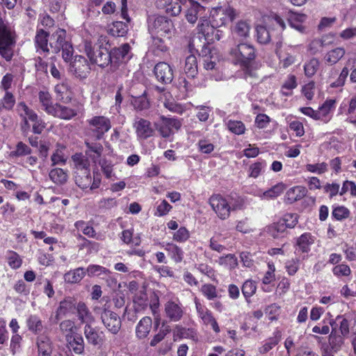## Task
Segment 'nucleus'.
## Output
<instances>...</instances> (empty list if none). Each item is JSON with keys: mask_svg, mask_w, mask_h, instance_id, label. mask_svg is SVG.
Masks as SVG:
<instances>
[{"mask_svg": "<svg viewBox=\"0 0 356 356\" xmlns=\"http://www.w3.org/2000/svg\"><path fill=\"white\" fill-rule=\"evenodd\" d=\"M136 110L143 111L149 107V101L147 97V92L145 90L141 95L135 97L132 102Z\"/></svg>", "mask_w": 356, "mask_h": 356, "instance_id": "nucleus-61", "label": "nucleus"}, {"mask_svg": "<svg viewBox=\"0 0 356 356\" xmlns=\"http://www.w3.org/2000/svg\"><path fill=\"white\" fill-rule=\"evenodd\" d=\"M154 126L163 138H168L173 133V129L178 131L181 128V122L177 118L161 115L160 121L156 122Z\"/></svg>", "mask_w": 356, "mask_h": 356, "instance_id": "nucleus-9", "label": "nucleus"}, {"mask_svg": "<svg viewBox=\"0 0 356 356\" xmlns=\"http://www.w3.org/2000/svg\"><path fill=\"white\" fill-rule=\"evenodd\" d=\"M76 304L74 300L70 297L65 298L60 302L59 306L56 311L55 319L58 322L64 316L72 313L75 309Z\"/></svg>", "mask_w": 356, "mask_h": 356, "instance_id": "nucleus-20", "label": "nucleus"}, {"mask_svg": "<svg viewBox=\"0 0 356 356\" xmlns=\"http://www.w3.org/2000/svg\"><path fill=\"white\" fill-rule=\"evenodd\" d=\"M220 266H222L230 270L234 269L238 266L237 257L234 254H227L220 257L218 261Z\"/></svg>", "mask_w": 356, "mask_h": 356, "instance_id": "nucleus-56", "label": "nucleus"}, {"mask_svg": "<svg viewBox=\"0 0 356 356\" xmlns=\"http://www.w3.org/2000/svg\"><path fill=\"white\" fill-rule=\"evenodd\" d=\"M228 130L236 134L241 135L245 131V126L242 121L229 120L227 123Z\"/></svg>", "mask_w": 356, "mask_h": 356, "instance_id": "nucleus-63", "label": "nucleus"}, {"mask_svg": "<svg viewBox=\"0 0 356 356\" xmlns=\"http://www.w3.org/2000/svg\"><path fill=\"white\" fill-rule=\"evenodd\" d=\"M89 134L96 140L102 139L111 128L110 119L104 115H95L86 120Z\"/></svg>", "mask_w": 356, "mask_h": 356, "instance_id": "nucleus-8", "label": "nucleus"}, {"mask_svg": "<svg viewBox=\"0 0 356 356\" xmlns=\"http://www.w3.org/2000/svg\"><path fill=\"white\" fill-rule=\"evenodd\" d=\"M336 99H327L324 103L318 108V113L321 116L320 120L323 121L325 123L328 122L331 116L330 115L332 110L335 108Z\"/></svg>", "mask_w": 356, "mask_h": 356, "instance_id": "nucleus-34", "label": "nucleus"}, {"mask_svg": "<svg viewBox=\"0 0 356 356\" xmlns=\"http://www.w3.org/2000/svg\"><path fill=\"white\" fill-rule=\"evenodd\" d=\"M133 302L137 312L145 309L148 306V296L145 289L138 291L135 294Z\"/></svg>", "mask_w": 356, "mask_h": 356, "instance_id": "nucleus-40", "label": "nucleus"}, {"mask_svg": "<svg viewBox=\"0 0 356 356\" xmlns=\"http://www.w3.org/2000/svg\"><path fill=\"white\" fill-rule=\"evenodd\" d=\"M298 86L297 79L294 74H289L286 80L283 83L280 93L285 97H290L293 95V89Z\"/></svg>", "mask_w": 356, "mask_h": 356, "instance_id": "nucleus-41", "label": "nucleus"}, {"mask_svg": "<svg viewBox=\"0 0 356 356\" xmlns=\"http://www.w3.org/2000/svg\"><path fill=\"white\" fill-rule=\"evenodd\" d=\"M136 135L142 139H147L152 137L154 134V130L152 127L151 122L144 118H138L134 124Z\"/></svg>", "mask_w": 356, "mask_h": 356, "instance_id": "nucleus-19", "label": "nucleus"}, {"mask_svg": "<svg viewBox=\"0 0 356 356\" xmlns=\"http://www.w3.org/2000/svg\"><path fill=\"white\" fill-rule=\"evenodd\" d=\"M286 231V225H284L281 221L273 222L265 228L266 234L273 237V238H277L281 236Z\"/></svg>", "mask_w": 356, "mask_h": 356, "instance_id": "nucleus-46", "label": "nucleus"}, {"mask_svg": "<svg viewBox=\"0 0 356 356\" xmlns=\"http://www.w3.org/2000/svg\"><path fill=\"white\" fill-rule=\"evenodd\" d=\"M315 242V236L310 232H305L296 238V246L302 253H308Z\"/></svg>", "mask_w": 356, "mask_h": 356, "instance_id": "nucleus-26", "label": "nucleus"}, {"mask_svg": "<svg viewBox=\"0 0 356 356\" xmlns=\"http://www.w3.org/2000/svg\"><path fill=\"white\" fill-rule=\"evenodd\" d=\"M195 305L197 316L201 319L202 323L205 325H210L216 333H219L220 329L212 312L197 298L195 299Z\"/></svg>", "mask_w": 356, "mask_h": 356, "instance_id": "nucleus-10", "label": "nucleus"}, {"mask_svg": "<svg viewBox=\"0 0 356 356\" xmlns=\"http://www.w3.org/2000/svg\"><path fill=\"white\" fill-rule=\"evenodd\" d=\"M286 189V185L283 182L277 183L263 193L266 199H275L280 196Z\"/></svg>", "mask_w": 356, "mask_h": 356, "instance_id": "nucleus-55", "label": "nucleus"}, {"mask_svg": "<svg viewBox=\"0 0 356 356\" xmlns=\"http://www.w3.org/2000/svg\"><path fill=\"white\" fill-rule=\"evenodd\" d=\"M54 92L57 99L63 103H67L72 99L69 95L70 91L67 83L62 82L56 84L54 87Z\"/></svg>", "mask_w": 356, "mask_h": 356, "instance_id": "nucleus-38", "label": "nucleus"}, {"mask_svg": "<svg viewBox=\"0 0 356 356\" xmlns=\"http://www.w3.org/2000/svg\"><path fill=\"white\" fill-rule=\"evenodd\" d=\"M162 248L168 252L170 259L176 264L181 263L184 257V252L181 248L173 243L162 245Z\"/></svg>", "mask_w": 356, "mask_h": 356, "instance_id": "nucleus-29", "label": "nucleus"}, {"mask_svg": "<svg viewBox=\"0 0 356 356\" xmlns=\"http://www.w3.org/2000/svg\"><path fill=\"white\" fill-rule=\"evenodd\" d=\"M72 160L74 164L76 171L90 169L89 161L82 153L74 154L72 156Z\"/></svg>", "mask_w": 356, "mask_h": 356, "instance_id": "nucleus-58", "label": "nucleus"}, {"mask_svg": "<svg viewBox=\"0 0 356 356\" xmlns=\"http://www.w3.org/2000/svg\"><path fill=\"white\" fill-rule=\"evenodd\" d=\"M86 270L82 267L70 270L64 275V280L66 282L75 284L79 282L86 275Z\"/></svg>", "mask_w": 356, "mask_h": 356, "instance_id": "nucleus-43", "label": "nucleus"}, {"mask_svg": "<svg viewBox=\"0 0 356 356\" xmlns=\"http://www.w3.org/2000/svg\"><path fill=\"white\" fill-rule=\"evenodd\" d=\"M216 28L218 27L214 26L211 21L207 18L200 20L197 26V33L202 35L207 43H209V41L213 40L211 37Z\"/></svg>", "mask_w": 356, "mask_h": 356, "instance_id": "nucleus-25", "label": "nucleus"}, {"mask_svg": "<svg viewBox=\"0 0 356 356\" xmlns=\"http://www.w3.org/2000/svg\"><path fill=\"white\" fill-rule=\"evenodd\" d=\"M32 152L31 148L22 141L16 144L14 150L9 152V157L12 159L29 156Z\"/></svg>", "mask_w": 356, "mask_h": 356, "instance_id": "nucleus-47", "label": "nucleus"}, {"mask_svg": "<svg viewBox=\"0 0 356 356\" xmlns=\"http://www.w3.org/2000/svg\"><path fill=\"white\" fill-rule=\"evenodd\" d=\"M164 311L166 317L172 322L179 321L184 314V307L178 299L166 302Z\"/></svg>", "mask_w": 356, "mask_h": 356, "instance_id": "nucleus-14", "label": "nucleus"}, {"mask_svg": "<svg viewBox=\"0 0 356 356\" xmlns=\"http://www.w3.org/2000/svg\"><path fill=\"white\" fill-rule=\"evenodd\" d=\"M257 289V282L252 279H248L243 283L241 286V291L247 302H250V298L256 293Z\"/></svg>", "mask_w": 356, "mask_h": 356, "instance_id": "nucleus-42", "label": "nucleus"}, {"mask_svg": "<svg viewBox=\"0 0 356 356\" xmlns=\"http://www.w3.org/2000/svg\"><path fill=\"white\" fill-rule=\"evenodd\" d=\"M128 31V26L122 22H114L108 29V33L114 37H123Z\"/></svg>", "mask_w": 356, "mask_h": 356, "instance_id": "nucleus-48", "label": "nucleus"}, {"mask_svg": "<svg viewBox=\"0 0 356 356\" xmlns=\"http://www.w3.org/2000/svg\"><path fill=\"white\" fill-rule=\"evenodd\" d=\"M16 112L20 119L21 129L24 132H26L31 129L30 121L38 113L31 108H30L25 102H19L17 104Z\"/></svg>", "mask_w": 356, "mask_h": 356, "instance_id": "nucleus-11", "label": "nucleus"}, {"mask_svg": "<svg viewBox=\"0 0 356 356\" xmlns=\"http://www.w3.org/2000/svg\"><path fill=\"white\" fill-rule=\"evenodd\" d=\"M30 121L31 131L35 134H41L47 127V123L38 114Z\"/></svg>", "mask_w": 356, "mask_h": 356, "instance_id": "nucleus-60", "label": "nucleus"}, {"mask_svg": "<svg viewBox=\"0 0 356 356\" xmlns=\"http://www.w3.org/2000/svg\"><path fill=\"white\" fill-rule=\"evenodd\" d=\"M282 339V332L278 328H276L273 336L266 339L261 346L259 348V352L261 354H266L273 348H274L280 342Z\"/></svg>", "mask_w": 356, "mask_h": 356, "instance_id": "nucleus-28", "label": "nucleus"}, {"mask_svg": "<svg viewBox=\"0 0 356 356\" xmlns=\"http://www.w3.org/2000/svg\"><path fill=\"white\" fill-rule=\"evenodd\" d=\"M70 71L78 78L86 79L90 72V67L88 60L83 56H75L70 63Z\"/></svg>", "mask_w": 356, "mask_h": 356, "instance_id": "nucleus-13", "label": "nucleus"}, {"mask_svg": "<svg viewBox=\"0 0 356 356\" xmlns=\"http://www.w3.org/2000/svg\"><path fill=\"white\" fill-rule=\"evenodd\" d=\"M195 268L202 275L207 276L212 282L218 283L216 270L205 263L195 264Z\"/></svg>", "mask_w": 356, "mask_h": 356, "instance_id": "nucleus-45", "label": "nucleus"}, {"mask_svg": "<svg viewBox=\"0 0 356 356\" xmlns=\"http://www.w3.org/2000/svg\"><path fill=\"white\" fill-rule=\"evenodd\" d=\"M50 179L57 185H63L67 181L68 175L62 168H53L49 172Z\"/></svg>", "mask_w": 356, "mask_h": 356, "instance_id": "nucleus-44", "label": "nucleus"}, {"mask_svg": "<svg viewBox=\"0 0 356 356\" xmlns=\"http://www.w3.org/2000/svg\"><path fill=\"white\" fill-rule=\"evenodd\" d=\"M111 46L109 39L105 35L99 36L94 47L90 41H86L84 44L85 51L90 62L102 69L110 67Z\"/></svg>", "mask_w": 356, "mask_h": 356, "instance_id": "nucleus-2", "label": "nucleus"}, {"mask_svg": "<svg viewBox=\"0 0 356 356\" xmlns=\"http://www.w3.org/2000/svg\"><path fill=\"white\" fill-rule=\"evenodd\" d=\"M268 269L265 272L262 279L261 284H263L262 291L266 293L270 292L272 288L270 284H273L275 281V266L273 261L267 263Z\"/></svg>", "mask_w": 356, "mask_h": 356, "instance_id": "nucleus-23", "label": "nucleus"}, {"mask_svg": "<svg viewBox=\"0 0 356 356\" xmlns=\"http://www.w3.org/2000/svg\"><path fill=\"white\" fill-rule=\"evenodd\" d=\"M266 165V161L261 159H259L257 161L252 163L248 168V177L257 179L262 172H264Z\"/></svg>", "mask_w": 356, "mask_h": 356, "instance_id": "nucleus-39", "label": "nucleus"}, {"mask_svg": "<svg viewBox=\"0 0 356 356\" xmlns=\"http://www.w3.org/2000/svg\"><path fill=\"white\" fill-rule=\"evenodd\" d=\"M231 31L234 38L245 39L250 35V24L247 20L241 19L234 24Z\"/></svg>", "mask_w": 356, "mask_h": 356, "instance_id": "nucleus-24", "label": "nucleus"}, {"mask_svg": "<svg viewBox=\"0 0 356 356\" xmlns=\"http://www.w3.org/2000/svg\"><path fill=\"white\" fill-rule=\"evenodd\" d=\"M264 311L268 320L270 321H275L278 320V317L280 314L281 307L277 303H272L268 305Z\"/></svg>", "mask_w": 356, "mask_h": 356, "instance_id": "nucleus-64", "label": "nucleus"}, {"mask_svg": "<svg viewBox=\"0 0 356 356\" xmlns=\"http://www.w3.org/2000/svg\"><path fill=\"white\" fill-rule=\"evenodd\" d=\"M209 203L213 211L220 220H226L230 216L232 211L241 210L244 207V200L238 197L231 202L220 194L212 195Z\"/></svg>", "mask_w": 356, "mask_h": 356, "instance_id": "nucleus-3", "label": "nucleus"}, {"mask_svg": "<svg viewBox=\"0 0 356 356\" xmlns=\"http://www.w3.org/2000/svg\"><path fill=\"white\" fill-rule=\"evenodd\" d=\"M74 181L80 188L83 190L89 188L91 184L90 169L75 171Z\"/></svg>", "mask_w": 356, "mask_h": 356, "instance_id": "nucleus-31", "label": "nucleus"}, {"mask_svg": "<svg viewBox=\"0 0 356 356\" xmlns=\"http://www.w3.org/2000/svg\"><path fill=\"white\" fill-rule=\"evenodd\" d=\"M320 65L319 60L316 58H312L307 61L304 65L305 74L307 77H312L318 70Z\"/></svg>", "mask_w": 356, "mask_h": 356, "instance_id": "nucleus-59", "label": "nucleus"}, {"mask_svg": "<svg viewBox=\"0 0 356 356\" xmlns=\"http://www.w3.org/2000/svg\"><path fill=\"white\" fill-rule=\"evenodd\" d=\"M38 99L42 109L47 115L65 120H72L83 109V104L79 102L73 103L72 107L54 103L51 95L48 91L40 90L38 92Z\"/></svg>", "mask_w": 356, "mask_h": 356, "instance_id": "nucleus-1", "label": "nucleus"}, {"mask_svg": "<svg viewBox=\"0 0 356 356\" xmlns=\"http://www.w3.org/2000/svg\"><path fill=\"white\" fill-rule=\"evenodd\" d=\"M200 291L208 300H213L220 297L216 286L210 283L203 284Z\"/></svg>", "mask_w": 356, "mask_h": 356, "instance_id": "nucleus-52", "label": "nucleus"}, {"mask_svg": "<svg viewBox=\"0 0 356 356\" xmlns=\"http://www.w3.org/2000/svg\"><path fill=\"white\" fill-rule=\"evenodd\" d=\"M155 8L170 17L179 16L182 10V4L177 0H154Z\"/></svg>", "mask_w": 356, "mask_h": 356, "instance_id": "nucleus-12", "label": "nucleus"}, {"mask_svg": "<svg viewBox=\"0 0 356 356\" xmlns=\"http://www.w3.org/2000/svg\"><path fill=\"white\" fill-rule=\"evenodd\" d=\"M37 346L38 351V356H57L56 355H51L52 353V343L49 338L47 337L42 336L38 338Z\"/></svg>", "mask_w": 356, "mask_h": 356, "instance_id": "nucleus-36", "label": "nucleus"}, {"mask_svg": "<svg viewBox=\"0 0 356 356\" xmlns=\"http://www.w3.org/2000/svg\"><path fill=\"white\" fill-rule=\"evenodd\" d=\"M147 28L151 35L170 38L174 24L167 16L154 15L147 18Z\"/></svg>", "mask_w": 356, "mask_h": 356, "instance_id": "nucleus-6", "label": "nucleus"}, {"mask_svg": "<svg viewBox=\"0 0 356 356\" xmlns=\"http://www.w3.org/2000/svg\"><path fill=\"white\" fill-rule=\"evenodd\" d=\"M307 190L305 186H296L289 188L284 195V202L293 204L306 196Z\"/></svg>", "mask_w": 356, "mask_h": 356, "instance_id": "nucleus-21", "label": "nucleus"}, {"mask_svg": "<svg viewBox=\"0 0 356 356\" xmlns=\"http://www.w3.org/2000/svg\"><path fill=\"white\" fill-rule=\"evenodd\" d=\"M152 326V320L149 316L143 317L136 326V336L140 339H145L149 335Z\"/></svg>", "mask_w": 356, "mask_h": 356, "instance_id": "nucleus-27", "label": "nucleus"}, {"mask_svg": "<svg viewBox=\"0 0 356 356\" xmlns=\"http://www.w3.org/2000/svg\"><path fill=\"white\" fill-rule=\"evenodd\" d=\"M16 103L14 95L11 92H5L4 95L0 99V112L5 110L10 111L13 109Z\"/></svg>", "mask_w": 356, "mask_h": 356, "instance_id": "nucleus-49", "label": "nucleus"}, {"mask_svg": "<svg viewBox=\"0 0 356 356\" xmlns=\"http://www.w3.org/2000/svg\"><path fill=\"white\" fill-rule=\"evenodd\" d=\"M229 54L234 58L236 64L244 69L249 70L257 57V50L250 43L241 42L230 49Z\"/></svg>", "mask_w": 356, "mask_h": 356, "instance_id": "nucleus-5", "label": "nucleus"}, {"mask_svg": "<svg viewBox=\"0 0 356 356\" xmlns=\"http://www.w3.org/2000/svg\"><path fill=\"white\" fill-rule=\"evenodd\" d=\"M184 72L187 77L191 80L198 74L197 58L193 55H189L186 57L184 65Z\"/></svg>", "mask_w": 356, "mask_h": 356, "instance_id": "nucleus-35", "label": "nucleus"}, {"mask_svg": "<svg viewBox=\"0 0 356 356\" xmlns=\"http://www.w3.org/2000/svg\"><path fill=\"white\" fill-rule=\"evenodd\" d=\"M74 227L77 229H81L83 234L89 238H97V233L92 225H89L84 220H80L74 222Z\"/></svg>", "mask_w": 356, "mask_h": 356, "instance_id": "nucleus-57", "label": "nucleus"}, {"mask_svg": "<svg viewBox=\"0 0 356 356\" xmlns=\"http://www.w3.org/2000/svg\"><path fill=\"white\" fill-rule=\"evenodd\" d=\"M49 33L42 29H37L34 38V45L36 52L44 57H47L49 54L48 47Z\"/></svg>", "mask_w": 356, "mask_h": 356, "instance_id": "nucleus-17", "label": "nucleus"}, {"mask_svg": "<svg viewBox=\"0 0 356 356\" xmlns=\"http://www.w3.org/2000/svg\"><path fill=\"white\" fill-rule=\"evenodd\" d=\"M346 51L343 47H337L329 51L325 56L327 63L330 65L336 64L345 55Z\"/></svg>", "mask_w": 356, "mask_h": 356, "instance_id": "nucleus-54", "label": "nucleus"}, {"mask_svg": "<svg viewBox=\"0 0 356 356\" xmlns=\"http://www.w3.org/2000/svg\"><path fill=\"white\" fill-rule=\"evenodd\" d=\"M84 335L87 341L94 346L100 344L104 341V332L92 327L90 324L85 325Z\"/></svg>", "mask_w": 356, "mask_h": 356, "instance_id": "nucleus-22", "label": "nucleus"}, {"mask_svg": "<svg viewBox=\"0 0 356 356\" xmlns=\"http://www.w3.org/2000/svg\"><path fill=\"white\" fill-rule=\"evenodd\" d=\"M238 16L235 8L230 6L213 7L210 10L209 19L218 28L233 22Z\"/></svg>", "mask_w": 356, "mask_h": 356, "instance_id": "nucleus-7", "label": "nucleus"}, {"mask_svg": "<svg viewBox=\"0 0 356 356\" xmlns=\"http://www.w3.org/2000/svg\"><path fill=\"white\" fill-rule=\"evenodd\" d=\"M26 325L29 330L35 334L41 332L43 329L42 322L37 315L29 316L26 320Z\"/></svg>", "mask_w": 356, "mask_h": 356, "instance_id": "nucleus-53", "label": "nucleus"}, {"mask_svg": "<svg viewBox=\"0 0 356 356\" xmlns=\"http://www.w3.org/2000/svg\"><path fill=\"white\" fill-rule=\"evenodd\" d=\"M8 266L14 270L19 268L23 263L22 259L19 254L13 250H8L7 255Z\"/></svg>", "mask_w": 356, "mask_h": 356, "instance_id": "nucleus-62", "label": "nucleus"}, {"mask_svg": "<svg viewBox=\"0 0 356 356\" xmlns=\"http://www.w3.org/2000/svg\"><path fill=\"white\" fill-rule=\"evenodd\" d=\"M85 145L86 146V154L88 156L93 162L96 163L99 160L104 147L102 145L99 143H90L87 140L85 141Z\"/></svg>", "mask_w": 356, "mask_h": 356, "instance_id": "nucleus-33", "label": "nucleus"}, {"mask_svg": "<svg viewBox=\"0 0 356 356\" xmlns=\"http://www.w3.org/2000/svg\"><path fill=\"white\" fill-rule=\"evenodd\" d=\"M131 47L128 43H124L118 47H111V60L107 73L111 74L114 80L122 76L123 68L131 58L129 55Z\"/></svg>", "mask_w": 356, "mask_h": 356, "instance_id": "nucleus-4", "label": "nucleus"}, {"mask_svg": "<svg viewBox=\"0 0 356 356\" xmlns=\"http://www.w3.org/2000/svg\"><path fill=\"white\" fill-rule=\"evenodd\" d=\"M306 19L304 14L291 13L288 19L289 25L295 29L302 32L305 30L303 22Z\"/></svg>", "mask_w": 356, "mask_h": 356, "instance_id": "nucleus-50", "label": "nucleus"}, {"mask_svg": "<svg viewBox=\"0 0 356 356\" xmlns=\"http://www.w3.org/2000/svg\"><path fill=\"white\" fill-rule=\"evenodd\" d=\"M75 309L78 319L81 323L88 325L94 321V317L86 303L79 302L76 307L75 306Z\"/></svg>", "mask_w": 356, "mask_h": 356, "instance_id": "nucleus-30", "label": "nucleus"}, {"mask_svg": "<svg viewBox=\"0 0 356 356\" xmlns=\"http://www.w3.org/2000/svg\"><path fill=\"white\" fill-rule=\"evenodd\" d=\"M86 273L89 277H99L102 279H108L112 275V272L100 265L90 264L86 268Z\"/></svg>", "mask_w": 356, "mask_h": 356, "instance_id": "nucleus-32", "label": "nucleus"}, {"mask_svg": "<svg viewBox=\"0 0 356 356\" xmlns=\"http://www.w3.org/2000/svg\"><path fill=\"white\" fill-rule=\"evenodd\" d=\"M188 2L189 5L185 14V17L188 22L194 24L199 18L200 20L205 18L202 16L206 12V8L204 6L195 0H189Z\"/></svg>", "mask_w": 356, "mask_h": 356, "instance_id": "nucleus-16", "label": "nucleus"}, {"mask_svg": "<svg viewBox=\"0 0 356 356\" xmlns=\"http://www.w3.org/2000/svg\"><path fill=\"white\" fill-rule=\"evenodd\" d=\"M156 79L162 83H170L173 79V71L170 65L165 62H159L154 69Z\"/></svg>", "mask_w": 356, "mask_h": 356, "instance_id": "nucleus-18", "label": "nucleus"}, {"mask_svg": "<svg viewBox=\"0 0 356 356\" xmlns=\"http://www.w3.org/2000/svg\"><path fill=\"white\" fill-rule=\"evenodd\" d=\"M101 320L108 332L117 334L121 329L122 321L118 314L114 312H107L101 314Z\"/></svg>", "mask_w": 356, "mask_h": 356, "instance_id": "nucleus-15", "label": "nucleus"}, {"mask_svg": "<svg viewBox=\"0 0 356 356\" xmlns=\"http://www.w3.org/2000/svg\"><path fill=\"white\" fill-rule=\"evenodd\" d=\"M69 348L72 349L76 354H81L84 351L83 338L80 334L72 335L66 339Z\"/></svg>", "mask_w": 356, "mask_h": 356, "instance_id": "nucleus-37", "label": "nucleus"}, {"mask_svg": "<svg viewBox=\"0 0 356 356\" xmlns=\"http://www.w3.org/2000/svg\"><path fill=\"white\" fill-rule=\"evenodd\" d=\"M120 238L123 243L127 245L131 244L135 246H138L141 243V239L139 236L134 237L133 229L123 230L121 233Z\"/></svg>", "mask_w": 356, "mask_h": 356, "instance_id": "nucleus-51", "label": "nucleus"}]
</instances>
